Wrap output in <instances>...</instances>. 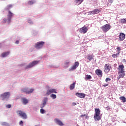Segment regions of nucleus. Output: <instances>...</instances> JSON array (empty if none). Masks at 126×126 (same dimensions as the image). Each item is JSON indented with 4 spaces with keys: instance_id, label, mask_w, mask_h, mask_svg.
<instances>
[{
    "instance_id": "50",
    "label": "nucleus",
    "mask_w": 126,
    "mask_h": 126,
    "mask_svg": "<svg viewBox=\"0 0 126 126\" xmlns=\"http://www.w3.org/2000/svg\"><path fill=\"white\" fill-rule=\"evenodd\" d=\"M46 87H47V88H48V87H49V86H46Z\"/></svg>"
},
{
    "instance_id": "31",
    "label": "nucleus",
    "mask_w": 126,
    "mask_h": 126,
    "mask_svg": "<svg viewBox=\"0 0 126 126\" xmlns=\"http://www.w3.org/2000/svg\"><path fill=\"white\" fill-rule=\"evenodd\" d=\"M50 97H51V98L53 99H56V98H57V95L54 94H52L50 95Z\"/></svg>"
},
{
    "instance_id": "25",
    "label": "nucleus",
    "mask_w": 126,
    "mask_h": 126,
    "mask_svg": "<svg viewBox=\"0 0 126 126\" xmlns=\"http://www.w3.org/2000/svg\"><path fill=\"white\" fill-rule=\"evenodd\" d=\"M119 22H120V23H123L124 24H126V18L122 19L121 20H120Z\"/></svg>"
},
{
    "instance_id": "27",
    "label": "nucleus",
    "mask_w": 126,
    "mask_h": 126,
    "mask_svg": "<svg viewBox=\"0 0 126 126\" xmlns=\"http://www.w3.org/2000/svg\"><path fill=\"white\" fill-rule=\"evenodd\" d=\"M85 96H86V94H85L83 93H80L79 94L80 98H85Z\"/></svg>"
},
{
    "instance_id": "36",
    "label": "nucleus",
    "mask_w": 126,
    "mask_h": 126,
    "mask_svg": "<svg viewBox=\"0 0 126 126\" xmlns=\"http://www.w3.org/2000/svg\"><path fill=\"white\" fill-rule=\"evenodd\" d=\"M106 82H108V81H111V79L109 78H106L105 79Z\"/></svg>"
},
{
    "instance_id": "10",
    "label": "nucleus",
    "mask_w": 126,
    "mask_h": 126,
    "mask_svg": "<svg viewBox=\"0 0 126 126\" xmlns=\"http://www.w3.org/2000/svg\"><path fill=\"white\" fill-rule=\"evenodd\" d=\"M79 64V63H78V62H76L72 66L69 68V71H72V70H74V69H76V67H78Z\"/></svg>"
},
{
    "instance_id": "11",
    "label": "nucleus",
    "mask_w": 126,
    "mask_h": 126,
    "mask_svg": "<svg viewBox=\"0 0 126 126\" xmlns=\"http://www.w3.org/2000/svg\"><path fill=\"white\" fill-rule=\"evenodd\" d=\"M87 31H88V29L86 27H84L80 29V32L83 34H85V33L87 32Z\"/></svg>"
},
{
    "instance_id": "46",
    "label": "nucleus",
    "mask_w": 126,
    "mask_h": 126,
    "mask_svg": "<svg viewBox=\"0 0 126 126\" xmlns=\"http://www.w3.org/2000/svg\"><path fill=\"white\" fill-rule=\"evenodd\" d=\"M2 125V126H6V125H7V123H3Z\"/></svg>"
},
{
    "instance_id": "47",
    "label": "nucleus",
    "mask_w": 126,
    "mask_h": 126,
    "mask_svg": "<svg viewBox=\"0 0 126 126\" xmlns=\"http://www.w3.org/2000/svg\"><path fill=\"white\" fill-rule=\"evenodd\" d=\"M76 96H77L78 97H79V93H77L76 94Z\"/></svg>"
},
{
    "instance_id": "8",
    "label": "nucleus",
    "mask_w": 126,
    "mask_h": 126,
    "mask_svg": "<svg viewBox=\"0 0 126 126\" xmlns=\"http://www.w3.org/2000/svg\"><path fill=\"white\" fill-rule=\"evenodd\" d=\"M14 14H13L10 10L8 11V14H7V17H8V21L7 23H10V21H11V17H13Z\"/></svg>"
},
{
    "instance_id": "40",
    "label": "nucleus",
    "mask_w": 126,
    "mask_h": 126,
    "mask_svg": "<svg viewBox=\"0 0 126 126\" xmlns=\"http://www.w3.org/2000/svg\"><path fill=\"white\" fill-rule=\"evenodd\" d=\"M108 1L110 3H113V2H114V0H108Z\"/></svg>"
},
{
    "instance_id": "24",
    "label": "nucleus",
    "mask_w": 126,
    "mask_h": 126,
    "mask_svg": "<svg viewBox=\"0 0 126 126\" xmlns=\"http://www.w3.org/2000/svg\"><path fill=\"white\" fill-rule=\"evenodd\" d=\"M119 98L120 99V100H122V102H123V103H126V98L125 96H120Z\"/></svg>"
},
{
    "instance_id": "30",
    "label": "nucleus",
    "mask_w": 126,
    "mask_h": 126,
    "mask_svg": "<svg viewBox=\"0 0 126 126\" xmlns=\"http://www.w3.org/2000/svg\"><path fill=\"white\" fill-rule=\"evenodd\" d=\"M91 78H92V76H91V75H86V77H85V79H91Z\"/></svg>"
},
{
    "instance_id": "2",
    "label": "nucleus",
    "mask_w": 126,
    "mask_h": 126,
    "mask_svg": "<svg viewBox=\"0 0 126 126\" xmlns=\"http://www.w3.org/2000/svg\"><path fill=\"white\" fill-rule=\"evenodd\" d=\"M38 63H39V61H32L25 67V69H28L29 68H31V67H33V66H35L36 64H38Z\"/></svg>"
},
{
    "instance_id": "19",
    "label": "nucleus",
    "mask_w": 126,
    "mask_h": 126,
    "mask_svg": "<svg viewBox=\"0 0 126 126\" xmlns=\"http://www.w3.org/2000/svg\"><path fill=\"white\" fill-rule=\"evenodd\" d=\"M48 101V98L47 97H45L43 99V103L42 105L40 106V107L41 109H43L45 106H46V104H47V102Z\"/></svg>"
},
{
    "instance_id": "23",
    "label": "nucleus",
    "mask_w": 126,
    "mask_h": 126,
    "mask_svg": "<svg viewBox=\"0 0 126 126\" xmlns=\"http://www.w3.org/2000/svg\"><path fill=\"white\" fill-rule=\"evenodd\" d=\"M11 8H12V5L9 4L7 5L5 9V10H8V11H9V9H10Z\"/></svg>"
},
{
    "instance_id": "9",
    "label": "nucleus",
    "mask_w": 126,
    "mask_h": 126,
    "mask_svg": "<svg viewBox=\"0 0 126 126\" xmlns=\"http://www.w3.org/2000/svg\"><path fill=\"white\" fill-rule=\"evenodd\" d=\"M52 93H57V91L55 89L48 90L46 92L45 95L49 96Z\"/></svg>"
},
{
    "instance_id": "35",
    "label": "nucleus",
    "mask_w": 126,
    "mask_h": 126,
    "mask_svg": "<svg viewBox=\"0 0 126 126\" xmlns=\"http://www.w3.org/2000/svg\"><path fill=\"white\" fill-rule=\"evenodd\" d=\"M81 118H82V117H85V119H87V118H88V116H87V115L84 114V115H81Z\"/></svg>"
},
{
    "instance_id": "34",
    "label": "nucleus",
    "mask_w": 126,
    "mask_h": 126,
    "mask_svg": "<svg viewBox=\"0 0 126 126\" xmlns=\"http://www.w3.org/2000/svg\"><path fill=\"white\" fill-rule=\"evenodd\" d=\"M40 113L41 114H45V110H44L43 108L41 109Z\"/></svg>"
},
{
    "instance_id": "22",
    "label": "nucleus",
    "mask_w": 126,
    "mask_h": 126,
    "mask_svg": "<svg viewBox=\"0 0 126 126\" xmlns=\"http://www.w3.org/2000/svg\"><path fill=\"white\" fill-rule=\"evenodd\" d=\"M9 51H7L6 52H4V53H3L2 54H1V56L3 58H4L5 57H7V56H8V55H9Z\"/></svg>"
},
{
    "instance_id": "43",
    "label": "nucleus",
    "mask_w": 126,
    "mask_h": 126,
    "mask_svg": "<svg viewBox=\"0 0 126 126\" xmlns=\"http://www.w3.org/2000/svg\"><path fill=\"white\" fill-rule=\"evenodd\" d=\"M108 85H109V84H106L103 85V87H106V86H108Z\"/></svg>"
},
{
    "instance_id": "37",
    "label": "nucleus",
    "mask_w": 126,
    "mask_h": 126,
    "mask_svg": "<svg viewBox=\"0 0 126 126\" xmlns=\"http://www.w3.org/2000/svg\"><path fill=\"white\" fill-rule=\"evenodd\" d=\"M6 108H8V109H10L11 108V105L10 104H8L6 106Z\"/></svg>"
},
{
    "instance_id": "26",
    "label": "nucleus",
    "mask_w": 126,
    "mask_h": 126,
    "mask_svg": "<svg viewBox=\"0 0 126 126\" xmlns=\"http://www.w3.org/2000/svg\"><path fill=\"white\" fill-rule=\"evenodd\" d=\"M120 56V54L117 53L116 54H114L112 55V58H118Z\"/></svg>"
},
{
    "instance_id": "16",
    "label": "nucleus",
    "mask_w": 126,
    "mask_h": 126,
    "mask_svg": "<svg viewBox=\"0 0 126 126\" xmlns=\"http://www.w3.org/2000/svg\"><path fill=\"white\" fill-rule=\"evenodd\" d=\"M125 66H124L123 64L122 65H120L119 66V67L118 68V69L119 70L118 72H125Z\"/></svg>"
},
{
    "instance_id": "6",
    "label": "nucleus",
    "mask_w": 126,
    "mask_h": 126,
    "mask_svg": "<svg viewBox=\"0 0 126 126\" xmlns=\"http://www.w3.org/2000/svg\"><path fill=\"white\" fill-rule=\"evenodd\" d=\"M44 44H45V42L43 41H39L36 43V44H35L34 47L36 48V49H41L44 46Z\"/></svg>"
},
{
    "instance_id": "45",
    "label": "nucleus",
    "mask_w": 126,
    "mask_h": 126,
    "mask_svg": "<svg viewBox=\"0 0 126 126\" xmlns=\"http://www.w3.org/2000/svg\"><path fill=\"white\" fill-rule=\"evenodd\" d=\"M72 106H75V105H76V103H75V102H73V103H72Z\"/></svg>"
},
{
    "instance_id": "7",
    "label": "nucleus",
    "mask_w": 126,
    "mask_h": 126,
    "mask_svg": "<svg viewBox=\"0 0 126 126\" xmlns=\"http://www.w3.org/2000/svg\"><path fill=\"white\" fill-rule=\"evenodd\" d=\"M9 96H10V93L9 92H6L2 94L0 97L2 98V100H4V99L8 98Z\"/></svg>"
},
{
    "instance_id": "13",
    "label": "nucleus",
    "mask_w": 126,
    "mask_h": 126,
    "mask_svg": "<svg viewBox=\"0 0 126 126\" xmlns=\"http://www.w3.org/2000/svg\"><path fill=\"white\" fill-rule=\"evenodd\" d=\"M119 76L117 77L118 80L120 78H124V77L125 75H126V74L125 73V72H118Z\"/></svg>"
},
{
    "instance_id": "38",
    "label": "nucleus",
    "mask_w": 126,
    "mask_h": 126,
    "mask_svg": "<svg viewBox=\"0 0 126 126\" xmlns=\"http://www.w3.org/2000/svg\"><path fill=\"white\" fill-rule=\"evenodd\" d=\"M88 13H89V14H88V15H91L92 14L93 15V11H89V12H88Z\"/></svg>"
},
{
    "instance_id": "12",
    "label": "nucleus",
    "mask_w": 126,
    "mask_h": 126,
    "mask_svg": "<svg viewBox=\"0 0 126 126\" xmlns=\"http://www.w3.org/2000/svg\"><path fill=\"white\" fill-rule=\"evenodd\" d=\"M95 74L99 76V77H102L103 75V73L102 72V70L100 69H96L95 70Z\"/></svg>"
},
{
    "instance_id": "44",
    "label": "nucleus",
    "mask_w": 126,
    "mask_h": 126,
    "mask_svg": "<svg viewBox=\"0 0 126 126\" xmlns=\"http://www.w3.org/2000/svg\"><path fill=\"white\" fill-rule=\"evenodd\" d=\"M3 21H4V23H5L6 22V21H7V19H3Z\"/></svg>"
},
{
    "instance_id": "48",
    "label": "nucleus",
    "mask_w": 126,
    "mask_h": 126,
    "mask_svg": "<svg viewBox=\"0 0 126 126\" xmlns=\"http://www.w3.org/2000/svg\"><path fill=\"white\" fill-rule=\"evenodd\" d=\"M84 0H79V4H80V3H81V2H83Z\"/></svg>"
},
{
    "instance_id": "33",
    "label": "nucleus",
    "mask_w": 126,
    "mask_h": 126,
    "mask_svg": "<svg viewBox=\"0 0 126 126\" xmlns=\"http://www.w3.org/2000/svg\"><path fill=\"white\" fill-rule=\"evenodd\" d=\"M34 1L33 0H31L30 1L28 2L29 4H30V5H32V4H33L34 3Z\"/></svg>"
},
{
    "instance_id": "15",
    "label": "nucleus",
    "mask_w": 126,
    "mask_h": 126,
    "mask_svg": "<svg viewBox=\"0 0 126 126\" xmlns=\"http://www.w3.org/2000/svg\"><path fill=\"white\" fill-rule=\"evenodd\" d=\"M55 123L58 125L60 126H63V122L61 121V120H59L58 119H55L54 120Z\"/></svg>"
},
{
    "instance_id": "49",
    "label": "nucleus",
    "mask_w": 126,
    "mask_h": 126,
    "mask_svg": "<svg viewBox=\"0 0 126 126\" xmlns=\"http://www.w3.org/2000/svg\"><path fill=\"white\" fill-rule=\"evenodd\" d=\"M123 61L124 62V63H126V59H124Z\"/></svg>"
},
{
    "instance_id": "5",
    "label": "nucleus",
    "mask_w": 126,
    "mask_h": 126,
    "mask_svg": "<svg viewBox=\"0 0 126 126\" xmlns=\"http://www.w3.org/2000/svg\"><path fill=\"white\" fill-rule=\"evenodd\" d=\"M18 112L19 113L20 117H21V118H22L23 120H26V119H27V115L26 113L24 112L21 110H19Z\"/></svg>"
},
{
    "instance_id": "41",
    "label": "nucleus",
    "mask_w": 126,
    "mask_h": 126,
    "mask_svg": "<svg viewBox=\"0 0 126 126\" xmlns=\"http://www.w3.org/2000/svg\"><path fill=\"white\" fill-rule=\"evenodd\" d=\"M75 2L76 4H77V3H78V2H79V0H76Z\"/></svg>"
},
{
    "instance_id": "42",
    "label": "nucleus",
    "mask_w": 126,
    "mask_h": 126,
    "mask_svg": "<svg viewBox=\"0 0 126 126\" xmlns=\"http://www.w3.org/2000/svg\"><path fill=\"white\" fill-rule=\"evenodd\" d=\"M15 44H16L17 45H18V44H19V41L16 40L15 42Z\"/></svg>"
},
{
    "instance_id": "1",
    "label": "nucleus",
    "mask_w": 126,
    "mask_h": 126,
    "mask_svg": "<svg viewBox=\"0 0 126 126\" xmlns=\"http://www.w3.org/2000/svg\"><path fill=\"white\" fill-rule=\"evenodd\" d=\"M94 112L95 113L94 117V121H100V120H101V116H100V109L95 108L94 109Z\"/></svg>"
},
{
    "instance_id": "20",
    "label": "nucleus",
    "mask_w": 126,
    "mask_h": 126,
    "mask_svg": "<svg viewBox=\"0 0 126 126\" xmlns=\"http://www.w3.org/2000/svg\"><path fill=\"white\" fill-rule=\"evenodd\" d=\"M75 87V82H74L70 85L69 89L70 90H73Z\"/></svg>"
},
{
    "instance_id": "14",
    "label": "nucleus",
    "mask_w": 126,
    "mask_h": 126,
    "mask_svg": "<svg viewBox=\"0 0 126 126\" xmlns=\"http://www.w3.org/2000/svg\"><path fill=\"white\" fill-rule=\"evenodd\" d=\"M22 103L24 104V105H26L27 104H28L29 100L25 97L21 98V99Z\"/></svg>"
},
{
    "instance_id": "29",
    "label": "nucleus",
    "mask_w": 126,
    "mask_h": 126,
    "mask_svg": "<svg viewBox=\"0 0 126 126\" xmlns=\"http://www.w3.org/2000/svg\"><path fill=\"white\" fill-rule=\"evenodd\" d=\"M88 60H89V61H92V60H93V56H92V55H88V57H87Z\"/></svg>"
},
{
    "instance_id": "17",
    "label": "nucleus",
    "mask_w": 126,
    "mask_h": 126,
    "mask_svg": "<svg viewBox=\"0 0 126 126\" xmlns=\"http://www.w3.org/2000/svg\"><path fill=\"white\" fill-rule=\"evenodd\" d=\"M126 38V35L124 33H121L119 35V39L120 41H124Z\"/></svg>"
},
{
    "instance_id": "21",
    "label": "nucleus",
    "mask_w": 126,
    "mask_h": 126,
    "mask_svg": "<svg viewBox=\"0 0 126 126\" xmlns=\"http://www.w3.org/2000/svg\"><path fill=\"white\" fill-rule=\"evenodd\" d=\"M100 12V10L99 9H95L94 10H93V14H98Z\"/></svg>"
},
{
    "instance_id": "28",
    "label": "nucleus",
    "mask_w": 126,
    "mask_h": 126,
    "mask_svg": "<svg viewBox=\"0 0 126 126\" xmlns=\"http://www.w3.org/2000/svg\"><path fill=\"white\" fill-rule=\"evenodd\" d=\"M68 64H69V61H68L64 63V67L66 68L68 67Z\"/></svg>"
},
{
    "instance_id": "3",
    "label": "nucleus",
    "mask_w": 126,
    "mask_h": 126,
    "mask_svg": "<svg viewBox=\"0 0 126 126\" xmlns=\"http://www.w3.org/2000/svg\"><path fill=\"white\" fill-rule=\"evenodd\" d=\"M100 29L103 31V32H108V31L111 29V25L109 24H106L101 27Z\"/></svg>"
},
{
    "instance_id": "18",
    "label": "nucleus",
    "mask_w": 126,
    "mask_h": 126,
    "mask_svg": "<svg viewBox=\"0 0 126 126\" xmlns=\"http://www.w3.org/2000/svg\"><path fill=\"white\" fill-rule=\"evenodd\" d=\"M110 71V66L109 64H106L104 66V72L108 73Z\"/></svg>"
},
{
    "instance_id": "32",
    "label": "nucleus",
    "mask_w": 126,
    "mask_h": 126,
    "mask_svg": "<svg viewBox=\"0 0 126 126\" xmlns=\"http://www.w3.org/2000/svg\"><path fill=\"white\" fill-rule=\"evenodd\" d=\"M116 49L117 50V53L118 54H120L121 53V47H117Z\"/></svg>"
},
{
    "instance_id": "39",
    "label": "nucleus",
    "mask_w": 126,
    "mask_h": 126,
    "mask_svg": "<svg viewBox=\"0 0 126 126\" xmlns=\"http://www.w3.org/2000/svg\"><path fill=\"white\" fill-rule=\"evenodd\" d=\"M19 125H20V126H23V121H20L19 122Z\"/></svg>"
},
{
    "instance_id": "4",
    "label": "nucleus",
    "mask_w": 126,
    "mask_h": 126,
    "mask_svg": "<svg viewBox=\"0 0 126 126\" xmlns=\"http://www.w3.org/2000/svg\"><path fill=\"white\" fill-rule=\"evenodd\" d=\"M33 91H34V89H29L28 88H25L21 90V92L26 93V94H30Z\"/></svg>"
}]
</instances>
